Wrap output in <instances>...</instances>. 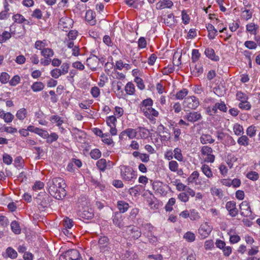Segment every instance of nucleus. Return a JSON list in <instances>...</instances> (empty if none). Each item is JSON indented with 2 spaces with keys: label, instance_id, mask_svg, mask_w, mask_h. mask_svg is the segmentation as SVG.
I'll return each mask as SVG.
<instances>
[{
  "label": "nucleus",
  "instance_id": "obj_5",
  "mask_svg": "<svg viewBox=\"0 0 260 260\" xmlns=\"http://www.w3.org/2000/svg\"><path fill=\"white\" fill-rule=\"evenodd\" d=\"M201 152L204 157V159L207 162H213L215 160V155L212 154L213 149L208 146H204L201 148Z\"/></svg>",
  "mask_w": 260,
  "mask_h": 260
},
{
  "label": "nucleus",
  "instance_id": "obj_43",
  "mask_svg": "<svg viewBox=\"0 0 260 260\" xmlns=\"http://www.w3.org/2000/svg\"><path fill=\"white\" fill-rule=\"evenodd\" d=\"M183 238L188 242H192L196 239V236L193 233L188 231L184 234Z\"/></svg>",
  "mask_w": 260,
  "mask_h": 260
},
{
  "label": "nucleus",
  "instance_id": "obj_1",
  "mask_svg": "<svg viewBox=\"0 0 260 260\" xmlns=\"http://www.w3.org/2000/svg\"><path fill=\"white\" fill-rule=\"evenodd\" d=\"M65 183L60 177L54 178L47 183V188L51 196L57 200H61L66 196Z\"/></svg>",
  "mask_w": 260,
  "mask_h": 260
},
{
  "label": "nucleus",
  "instance_id": "obj_9",
  "mask_svg": "<svg viewBox=\"0 0 260 260\" xmlns=\"http://www.w3.org/2000/svg\"><path fill=\"white\" fill-rule=\"evenodd\" d=\"M73 20L70 18L64 16H62L59 20L58 22L59 27L64 31H67V29H69L72 27L73 24Z\"/></svg>",
  "mask_w": 260,
  "mask_h": 260
},
{
  "label": "nucleus",
  "instance_id": "obj_3",
  "mask_svg": "<svg viewBox=\"0 0 260 260\" xmlns=\"http://www.w3.org/2000/svg\"><path fill=\"white\" fill-rule=\"evenodd\" d=\"M236 99L240 102L238 105V107L242 110H249L251 106L250 103L248 101V96L247 94L240 91L236 93Z\"/></svg>",
  "mask_w": 260,
  "mask_h": 260
},
{
  "label": "nucleus",
  "instance_id": "obj_47",
  "mask_svg": "<svg viewBox=\"0 0 260 260\" xmlns=\"http://www.w3.org/2000/svg\"><path fill=\"white\" fill-rule=\"evenodd\" d=\"M199 175L198 171H193L187 179L188 184L193 183L198 178Z\"/></svg>",
  "mask_w": 260,
  "mask_h": 260
},
{
  "label": "nucleus",
  "instance_id": "obj_62",
  "mask_svg": "<svg viewBox=\"0 0 260 260\" xmlns=\"http://www.w3.org/2000/svg\"><path fill=\"white\" fill-rule=\"evenodd\" d=\"M153 103V102L152 100L150 98H148L143 100L141 102L140 104V107H149V108H150V106H152Z\"/></svg>",
  "mask_w": 260,
  "mask_h": 260
},
{
  "label": "nucleus",
  "instance_id": "obj_20",
  "mask_svg": "<svg viewBox=\"0 0 260 260\" xmlns=\"http://www.w3.org/2000/svg\"><path fill=\"white\" fill-rule=\"evenodd\" d=\"M95 13L92 10L87 11L85 15V20L89 22L91 25H94L96 23Z\"/></svg>",
  "mask_w": 260,
  "mask_h": 260
},
{
  "label": "nucleus",
  "instance_id": "obj_53",
  "mask_svg": "<svg viewBox=\"0 0 260 260\" xmlns=\"http://www.w3.org/2000/svg\"><path fill=\"white\" fill-rule=\"evenodd\" d=\"M10 76L6 72H3L0 75V82L2 84H6L9 82Z\"/></svg>",
  "mask_w": 260,
  "mask_h": 260
},
{
  "label": "nucleus",
  "instance_id": "obj_15",
  "mask_svg": "<svg viewBox=\"0 0 260 260\" xmlns=\"http://www.w3.org/2000/svg\"><path fill=\"white\" fill-rule=\"evenodd\" d=\"M241 215L247 217L251 214V211L249 203L247 201H243L240 205Z\"/></svg>",
  "mask_w": 260,
  "mask_h": 260
},
{
  "label": "nucleus",
  "instance_id": "obj_64",
  "mask_svg": "<svg viewBox=\"0 0 260 260\" xmlns=\"http://www.w3.org/2000/svg\"><path fill=\"white\" fill-rule=\"evenodd\" d=\"M102 141L104 143H105L108 145H111L112 143H113V141L112 139L107 134H102Z\"/></svg>",
  "mask_w": 260,
  "mask_h": 260
},
{
  "label": "nucleus",
  "instance_id": "obj_31",
  "mask_svg": "<svg viewBox=\"0 0 260 260\" xmlns=\"http://www.w3.org/2000/svg\"><path fill=\"white\" fill-rule=\"evenodd\" d=\"M48 46L47 42L46 40L42 41L38 40L35 42V48L37 49L42 51L46 46Z\"/></svg>",
  "mask_w": 260,
  "mask_h": 260
},
{
  "label": "nucleus",
  "instance_id": "obj_19",
  "mask_svg": "<svg viewBox=\"0 0 260 260\" xmlns=\"http://www.w3.org/2000/svg\"><path fill=\"white\" fill-rule=\"evenodd\" d=\"M113 223L119 228L123 226L122 216L120 213L118 212L115 213L113 218Z\"/></svg>",
  "mask_w": 260,
  "mask_h": 260
},
{
  "label": "nucleus",
  "instance_id": "obj_6",
  "mask_svg": "<svg viewBox=\"0 0 260 260\" xmlns=\"http://www.w3.org/2000/svg\"><path fill=\"white\" fill-rule=\"evenodd\" d=\"M200 105L199 99L194 96H190L185 98L183 105L185 108L195 110Z\"/></svg>",
  "mask_w": 260,
  "mask_h": 260
},
{
  "label": "nucleus",
  "instance_id": "obj_57",
  "mask_svg": "<svg viewBox=\"0 0 260 260\" xmlns=\"http://www.w3.org/2000/svg\"><path fill=\"white\" fill-rule=\"evenodd\" d=\"M246 177L252 181H256L259 178V174L256 172L251 171L247 174Z\"/></svg>",
  "mask_w": 260,
  "mask_h": 260
},
{
  "label": "nucleus",
  "instance_id": "obj_10",
  "mask_svg": "<svg viewBox=\"0 0 260 260\" xmlns=\"http://www.w3.org/2000/svg\"><path fill=\"white\" fill-rule=\"evenodd\" d=\"M100 59L95 55H90L86 60L87 66L92 70L95 71L99 64Z\"/></svg>",
  "mask_w": 260,
  "mask_h": 260
},
{
  "label": "nucleus",
  "instance_id": "obj_46",
  "mask_svg": "<svg viewBox=\"0 0 260 260\" xmlns=\"http://www.w3.org/2000/svg\"><path fill=\"white\" fill-rule=\"evenodd\" d=\"M50 120L52 123H56L57 126L59 127L60 126V125L63 123V119H62L58 115L52 116L50 118Z\"/></svg>",
  "mask_w": 260,
  "mask_h": 260
},
{
  "label": "nucleus",
  "instance_id": "obj_4",
  "mask_svg": "<svg viewBox=\"0 0 260 260\" xmlns=\"http://www.w3.org/2000/svg\"><path fill=\"white\" fill-rule=\"evenodd\" d=\"M59 260H82L79 252L76 249H69L60 255Z\"/></svg>",
  "mask_w": 260,
  "mask_h": 260
},
{
  "label": "nucleus",
  "instance_id": "obj_18",
  "mask_svg": "<svg viewBox=\"0 0 260 260\" xmlns=\"http://www.w3.org/2000/svg\"><path fill=\"white\" fill-rule=\"evenodd\" d=\"M205 54L206 56L211 60L217 61L219 60L218 56L215 55L214 49L211 48H207L205 50Z\"/></svg>",
  "mask_w": 260,
  "mask_h": 260
},
{
  "label": "nucleus",
  "instance_id": "obj_2",
  "mask_svg": "<svg viewBox=\"0 0 260 260\" xmlns=\"http://www.w3.org/2000/svg\"><path fill=\"white\" fill-rule=\"evenodd\" d=\"M120 175L122 180L128 182H134L137 177V172L129 166L120 167Z\"/></svg>",
  "mask_w": 260,
  "mask_h": 260
},
{
  "label": "nucleus",
  "instance_id": "obj_11",
  "mask_svg": "<svg viewBox=\"0 0 260 260\" xmlns=\"http://www.w3.org/2000/svg\"><path fill=\"white\" fill-rule=\"evenodd\" d=\"M37 202L38 205L40 206V208H45L47 206L50 202V197L45 192L42 193V195L39 194L36 198Z\"/></svg>",
  "mask_w": 260,
  "mask_h": 260
},
{
  "label": "nucleus",
  "instance_id": "obj_45",
  "mask_svg": "<svg viewBox=\"0 0 260 260\" xmlns=\"http://www.w3.org/2000/svg\"><path fill=\"white\" fill-rule=\"evenodd\" d=\"M256 127L253 125H250L246 129V134L250 138L254 137L256 135Z\"/></svg>",
  "mask_w": 260,
  "mask_h": 260
},
{
  "label": "nucleus",
  "instance_id": "obj_40",
  "mask_svg": "<svg viewBox=\"0 0 260 260\" xmlns=\"http://www.w3.org/2000/svg\"><path fill=\"white\" fill-rule=\"evenodd\" d=\"M233 131L237 136H241L244 134V129L242 125L238 123H236L233 126Z\"/></svg>",
  "mask_w": 260,
  "mask_h": 260
},
{
  "label": "nucleus",
  "instance_id": "obj_58",
  "mask_svg": "<svg viewBox=\"0 0 260 260\" xmlns=\"http://www.w3.org/2000/svg\"><path fill=\"white\" fill-rule=\"evenodd\" d=\"M179 167L178 162L175 160H171L169 162V168L172 172H176Z\"/></svg>",
  "mask_w": 260,
  "mask_h": 260
},
{
  "label": "nucleus",
  "instance_id": "obj_37",
  "mask_svg": "<svg viewBox=\"0 0 260 260\" xmlns=\"http://www.w3.org/2000/svg\"><path fill=\"white\" fill-rule=\"evenodd\" d=\"M174 157L179 161L183 160V156L181 150L179 148H176L173 151Z\"/></svg>",
  "mask_w": 260,
  "mask_h": 260
},
{
  "label": "nucleus",
  "instance_id": "obj_49",
  "mask_svg": "<svg viewBox=\"0 0 260 260\" xmlns=\"http://www.w3.org/2000/svg\"><path fill=\"white\" fill-rule=\"evenodd\" d=\"M26 110L25 108H21L17 112L16 116L18 119L22 120L26 117Z\"/></svg>",
  "mask_w": 260,
  "mask_h": 260
},
{
  "label": "nucleus",
  "instance_id": "obj_38",
  "mask_svg": "<svg viewBox=\"0 0 260 260\" xmlns=\"http://www.w3.org/2000/svg\"><path fill=\"white\" fill-rule=\"evenodd\" d=\"M138 133H139L140 137L142 139H146L148 138L149 135V131L147 129L142 127H139L138 130L137 131V134Z\"/></svg>",
  "mask_w": 260,
  "mask_h": 260
},
{
  "label": "nucleus",
  "instance_id": "obj_39",
  "mask_svg": "<svg viewBox=\"0 0 260 260\" xmlns=\"http://www.w3.org/2000/svg\"><path fill=\"white\" fill-rule=\"evenodd\" d=\"M173 6V3L170 1H166L159 2L156 4L157 9H162L165 8H171Z\"/></svg>",
  "mask_w": 260,
  "mask_h": 260
},
{
  "label": "nucleus",
  "instance_id": "obj_56",
  "mask_svg": "<svg viewBox=\"0 0 260 260\" xmlns=\"http://www.w3.org/2000/svg\"><path fill=\"white\" fill-rule=\"evenodd\" d=\"M201 56V54L198 49H193L192 50L191 60L192 62H197Z\"/></svg>",
  "mask_w": 260,
  "mask_h": 260
},
{
  "label": "nucleus",
  "instance_id": "obj_28",
  "mask_svg": "<svg viewBox=\"0 0 260 260\" xmlns=\"http://www.w3.org/2000/svg\"><path fill=\"white\" fill-rule=\"evenodd\" d=\"M45 87V85L42 82H35L31 86V89L34 92H39L42 90Z\"/></svg>",
  "mask_w": 260,
  "mask_h": 260
},
{
  "label": "nucleus",
  "instance_id": "obj_8",
  "mask_svg": "<svg viewBox=\"0 0 260 260\" xmlns=\"http://www.w3.org/2000/svg\"><path fill=\"white\" fill-rule=\"evenodd\" d=\"M212 229V226L210 225L207 222H206L200 225L198 231L201 238L205 239L210 234Z\"/></svg>",
  "mask_w": 260,
  "mask_h": 260
},
{
  "label": "nucleus",
  "instance_id": "obj_35",
  "mask_svg": "<svg viewBox=\"0 0 260 260\" xmlns=\"http://www.w3.org/2000/svg\"><path fill=\"white\" fill-rule=\"evenodd\" d=\"M96 166L100 171L104 172L107 168V161L104 158H101L96 162Z\"/></svg>",
  "mask_w": 260,
  "mask_h": 260
},
{
  "label": "nucleus",
  "instance_id": "obj_7",
  "mask_svg": "<svg viewBox=\"0 0 260 260\" xmlns=\"http://www.w3.org/2000/svg\"><path fill=\"white\" fill-rule=\"evenodd\" d=\"M16 26V25L13 23L10 27V32L4 31L2 34H0V43L6 42L11 38L12 36H14L17 34L16 30H15Z\"/></svg>",
  "mask_w": 260,
  "mask_h": 260
},
{
  "label": "nucleus",
  "instance_id": "obj_25",
  "mask_svg": "<svg viewBox=\"0 0 260 260\" xmlns=\"http://www.w3.org/2000/svg\"><path fill=\"white\" fill-rule=\"evenodd\" d=\"M159 113L155 109L151 107L150 109L144 114V115L149 120L152 121L154 120V117H157L158 116Z\"/></svg>",
  "mask_w": 260,
  "mask_h": 260
},
{
  "label": "nucleus",
  "instance_id": "obj_61",
  "mask_svg": "<svg viewBox=\"0 0 260 260\" xmlns=\"http://www.w3.org/2000/svg\"><path fill=\"white\" fill-rule=\"evenodd\" d=\"M116 118L114 116H110L107 117L106 122L109 127L116 125Z\"/></svg>",
  "mask_w": 260,
  "mask_h": 260
},
{
  "label": "nucleus",
  "instance_id": "obj_27",
  "mask_svg": "<svg viewBox=\"0 0 260 260\" xmlns=\"http://www.w3.org/2000/svg\"><path fill=\"white\" fill-rule=\"evenodd\" d=\"M237 143L240 146L246 147L249 144V139L247 136L242 135L238 139Z\"/></svg>",
  "mask_w": 260,
  "mask_h": 260
},
{
  "label": "nucleus",
  "instance_id": "obj_17",
  "mask_svg": "<svg viewBox=\"0 0 260 260\" xmlns=\"http://www.w3.org/2000/svg\"><path fill=\"white\" fill-rule=\"evenodd\" d=\"M206 27L208 32V37L209 40H213L217 35V30L214 26L210 23L206 24Z\"/></svg>",
  "mask_w": 260,
  "mask_h": 260
},
{
  "label": "nucleus",
  "instance_id": "obj_50",
  "mask_svg": "<svg viewBox=\"0 0 260 260\" xmlns=\"http://www.w3.org/2000/svg\"><path fill=\"white\" fill-rule=\"evenodd\" d=\"M252 13L249 10L245 9L243 10V9H242L241 17L243 19L245 20L250 19L252 17Z\"/></svg>",
  "mask_w": 260,
  "mask_h": 260
},
{
  "label": "nucleus",
  "instance_id": "obj_24",
  "mask_svg": "<svg viewBox=\"0 0 260 260\" xmlns=\"http://www.w3.org/2000/svg\"><path fill=\"white\" fill-rule=\"evenodd\" d=\"M202 172L208 178H212L213 177V172L209 166L206 164H204L201 168Z\"/></svg>",
  "mask_w": 260,
  "mask_h": 260
},
{
  "label": "nucleus",
  "instance_id": "obj_51",
  "mask_svg": "<svg viewBox=\"0 0 260 260\" xmlns=\"http://www.w3.org/2000/svg\"><path fill=\"white\" fill-rule=\"evenodd\" d=\"M125 130L129 139H133L136 137L137 135V131L136 129L128 128Z\"/></svg>",
  "mask_w": 260,
  "mask_h": 260
},
{
  "label": "nucleus",
  "instance_id": "obj_36",
  "mask_svg": "<svg viewBox=\"0 0 260 260\" xmlns=\"http://www.w3.org/2000/svg\"><path fill=\"white\" fill-rule=\"evenodd\" d=\"M125 90L127 94L133 95L135 92V87L134 84L131 82H128L125 85Z\"/></svg>",
  "mask_w": 260,
  "mask_h": 260
},
{
  "label": "nucleus",
  "instance_id": "obj_22",
  "mask_svg": "<svg viewBox=\"0 0 260 260\" xmlns=\"http://www.w3.org/2000/svg\"><path fill=\"white\" fill-rule=\"evenodd\" d=\"M80 216L84 219H90L93 218L94 214L91 209L84 208Z\"/></svg>",
  "mask_w": 260,
  "mask_h": 260
},
{
  "label": "nucleus",
  "instance_id": "obj_44",
  "mask_svg": "<svg viewBox=\"0 0 260 260\" xmlns=\"http://www.w3.org/2000/svg\"><path fill=\"white\" fill-rule=\"evenodd\" d=\"M258 26L253 23H250L246 25V30L251 35H255Z\"/></svg>",
  "mask_w": 260,
  "mask_h": 260
},
{
  "label": "nucleus",
  "instance_id": "obj_55",
  "mask_svg": "<svg viewBox=\"0 0 260 260\" xmlns=\"http://www.w3.org/2000/svg\"><path fill=\"white\" fill-rule=\"evenodd\" d=\"M70 64L68 62H63L60 67V69H59L62 75H66L69 72Z\"/></svg>",
  "mask_w": 260,
  "mask_h": 260
},
{
  "label": "nucleus",
  "instance_id": "obj_13",
  "mask_svg": "<svg viewBox=\"0 0 260 260\" xmlns=\"http://www.w3.org/2000/svg\"><path fill=\"white\" fill-rule=\"evenodd\" d=\"M225 208L231 217H236L238 214V210L235 201H229L226 203Z\"/></svg>",
  "mask_w": 260,
  "mask_h": 260
},
{
  "label": "nucleus",
  "instance_id": "obj_54",
  "mask_svg": "<svg viewBox=\"0 0 260 260\" xmlns=\"http://www.w3.org/2000/svg\"><path fill=\"white\" fill-rule=\"evenodd\" d=\"M181 18L183 24L186 25L189 23L190 19V17L187 14L186 11L184 10L181 12Z\"/></svg>",
  "mask_w": 260,
  "mask_h": 260
},
{
  "label": "nucleus",
  "instance_id": "obj_33",
  "mask_svg": "<svg viewBox=\"0 0 260 260\" xmlns=\"http://www.w3.org/2000/svg\"><path fill=\"white\" fill-rule=\"evenodd\" d=\"M11 228L12 232L15 234H19L21 233V229L20 224L17 221H13L11 223Z\"/></svg>",
  "mask_w": 260,
  "mask_h": 260
},
{
  "label": "nucleus",
  "instance_id": "obj_16",
  "mask_svg": "<svg viewBox=\"0 0 260 260\" xmlns=\"http://www.w3.org/2000/svg\"><path fill=\"white\" fill-rule=\"evenodd\" d=\"M98 244L101 252L108 250L109 244V238L106 236L101 237L99 239Z\"/></svg>",
  "mask_w": 260,
  "mask_h": 260
},
{
  "label": "nucleus",
  "instance_id": "obj_60",
  "mask_svg": "<svg viewBox=\"0 0 260 260\" xmlns=\"http://www.w3.org/2000/svg\"><path fill=\"white\" fill-rule=\"evenodd\" d=\"M244 46L249 49H255L257 46V44L252 41H246L244 43Z\"/></svg>",
  "mask_w": 260,
  "mask_h": 260
},
{
  "label": "nucleus",
  "instance_id": "obj_12",
  "mask_svg": "<svg viewBox=\"0 0 260 260\" xmlns=\"http://www.w3.org/2000/svg\"><path fill=\"white\" fill-rule=\"evenodd\" d=\"M125 231L134 239H138L141 235V232L138 227L130 225L126 227Z\"/></svg>",
  "mask_w": 260,
  "mask_h": 260
},
{
  "label": "nucleus",
  "instance_id": "obj_41",
  "mask_svg": "<svg viewBox=\"0 0 260 260\" xmlns=\"http://www.w3.org/2000/svg\"><path fill=\"white\" fill-rule=\"evenodd\" d=\"M188 93V89L183 88L178 92L176 94V99L177 100H183Z\"/></svg>",
  "mask_w": 260,
  "mask_h": 260
},
{
  "label": "nucleus",
  "instance_id": "obj_29",
  "mask_svg": "<svg viewBox=\"0 0 260 260\" xmlns=\"http://www.w3.org/2000/svg\"><path fill=\"white\" fill-rule=\"evenodd\" d=\"M117 208L121 213L125 212L129 208V205L123 201H119L117 202Z\"/></svg>",
  "mask_w": 260,
  "mask_h": 260
},
{
  "label": "nucleus",
  "instance_id": "obj_52",
  "mask_svg": "<svg viewBox=\"0 0 260 260\" xmlns=\"http://www.w3.org/2000/svg\"><path fill=\"white\" fill-rule=\"evenodd\" d=\"M58 138V136L55 133H52L50 135L48 134V137L46 138V142L49 144H51L54 141H56Z\"/></svg>",
  "mask_w": 260,
  "mask_h": 260
},
{
  "label": "nucleus",
  "instance_id": "obj_63",
  "mask_svg": "<svg viewBox=\"0 0 260 260\" xmlns=\"http://www.w3.org/2000/svg\"><path fill=\"white\" fill-rule=\"evenodd\" d=\"M211 193L213 196H216L219 198L222 197V191L221 189L217 188L215 187H212L210 189Z\"/></svg>",
  "mask_w": 260,
  "mask_h": 260
},
{
  "label": "nucleus",
  "instance_id": "obj_23",
  "mask_svg": "<svg viewBox=\"0 0 260 260\" xmlns=\"http://www.w3.org/2000/svg\"><path fill=\"white\" fill-rule=\"evenodd\" d=\"M164 23L169 27H172L175 23V17L173 14H169L166 16H164Z\"/></svg>",
  "mask_w": 260,
  "mask_h": 260
},
{
  "label": "nucleus",
  "instance_id": "obj_21",
  "mask_svg": "<svg viewBox=\"0 0 260 260\" xmlns=\"http://www.w3.org/2000/svg\"><path fill=\"white\" fill-rule=\"evenodd\" d=\"M200 142L202 144H212L215 141V140L212 138V136L207 134H203L200 138Z\"/></svg>",
  "mask_w": 260,
  "mask_h": 260
},
{
  "label": "nucleus",
  "instance_id": "obj_42",
  "mask_svg": "<svg viewBox=\"0 0 260 260\" xmlns=\"http://www.w3.org/2000/svg\"><path fill=\"white\" fill-rule=\"evenodd\" d=\"M189 218L191 220H197L201 218L199 213L194 209L189 210Z\"/></svg>",
  "mask_w": 260,
  "mask_h": 260
},
{
  "label": "nucleus",
  "instance_id": "obj_30",
  "mask_svg": "<svg viewBox=\"0 0 260 260\" xmlns=\"http://www.w3.org/2000/svg\"><path fill=\"white\" fill-rule=\"evenodd\" d=\"M53 50L49 48H45L42 51L41 54L45 58H49L54 55Z\"/></svg>",
  "mask_w": 260,
  "mask_h": 260
},
{
  "label": "nucleus",
  "instance_id": "obj_34",
  "mask_svg": "<svg viewBox=\"0 0 260 260\" xmlns=\"http://www.w3.org/2000/svg\"><path fill=\"white\" fill-rule=\"evenodd\" d=\"M191 72L194 76L198 77L203 72V69L201 64H197L191 69Z\"/></svg>",
  "mask_w": 260,
  "mask_h": 260
},
{
  "label": "nucleus",
  "instance_id": "obj_32",
  "mask_svg": "<svg viewBox=\"0 0 260 260\" xmlns=\"http://www.w3.org/2000/svg\"><path fill=\"white\" fill-rule=\"evenodd\" d=\"M12 18L15 23H22L23 22H26V24L29 23V22L25 19V18L20 14L14 15Z\"/></svg>",
  "mask_w": 260,
  "mask_h": 260
},
{
  "label": "nucleus",
  "instance_id": "obj_59",
  "mask_svg": "<svg viewBox=\"0 0 260 260\" xmlns=\"http://www.w3.org/2000/svg\"><path fill=\"white\" fill-rule=\"evenodd\" d=\"M90 155L92 158L97 159L101 156V152L99 149H94L91 151Z\"/></svg>",
  "mask_w": 260,
  "mask_h": 260
},
{
  "label": "nucleus",
  "instance_id": "obj_48",
  "mask_svg": "<svg viewBox=\"0 0 260 260\" xmlns=\"http://www.w3.org/2000/svg\"><path fill=\"white\" fill-rule=\"evenodd\" d=\"M158 183H153V188L155 192L160 195L165 194V191L164 188L161 186L158 185Z\"/></svg>",
  "mask_w": 260,
  "mask_h": 260
},
{
  "label": "nucleus",
  "instance_id": "obj_26",
  "mask_svg": "<svg viewBox=\"0 0 260 260\" xmlns=\"http://www.w3.org/2000/svg\"><path fill=\"white\" fill-rule=\"evenodd\" d=\"M6 257L15 259L17 257V251L11 247H8L6 250Z\"/></svg>",
  "mask_w": 260,
  "mask_h": 260
},
{
  "label": "nucleus",
  "instance_id": "obj_14",
  "mask_svg": "<svg viewBox=\"0 0 260 260\" xmlns=\"http://www.w3.org/2000/svg\"><path fill=\"white\" fill-rule=\"evenodd\" d=\"M188 121L194 123L201 120L202 116L200 113L199 112H190L187 113L184 117Z\"/></svg>",
  "mask_w": 260,
  "mask_h": 260
}]
</instances>
